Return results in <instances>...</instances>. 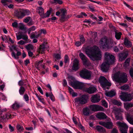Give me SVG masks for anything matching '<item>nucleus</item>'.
<instances>
[{
	"mask_svg": "<svg viewBox=\"0 0 133 133\" xmlns=\"http://www.w3.org/2000/svg\"><path fill=\"white\" fill-rule=\"evenodd\" d=\"M120 97L121 99L124 102L130 101L132 99V96L131 94L124 92L122 93Z\"/></svg>",
	"mask_w": 133,
	"mask_h": 133,
	"instance_id": "obj_9",
	"label": "nucleus"
},
{
	"mask_svg": "<svg viewBox=\"0 0 133 133\" xmlns=\"http://www.w3.org/2000/svg\"><path fill=\"white\" fill-rule=\"evenodd\" d=\"M112 77H113V80L116 82V84L117 86L119 84H120L122 83H125L128 81L127 74L124 73H121L118 72L114 74Z\"/></svg>",
	"mask_w": 133,
	"mask_h": 133,
	"instance_id": "obj_3",
	"label": "nucleus"
},
{
	"mask_svg": "<svg viewBox=\"0 0 133 133\" xmlns=\"http://www.w3.org/2000/svg\"><path fill=\"white\" fill-rule=\"evenodd\" d=\"M82 44V43L79 41H77L75 43V45L77 46H79Z\"/></svg>",
	"mask_w": 133,
	"mask_h": 133,
	"instance_id": "obj_63",
	"label": "nucleus"
},
{
	"mask_svg": "<svg viewBox=\"0 0 133 133\" xmlns=\"http://www.w3.org/2000/svg\"><path fill=\"white\" fill-rule=\"evenodd\" d=\"M61 13L59 11L57 12L56 15L57 16H59L61 14L60 20L61 21L63 22L66 20L65 14L66 13L67 10L65 9H62L61 10Z\"/></svg>",
	"mask_w": 133,
	"mask_h": 133,
	"instance_id": "obj_11",
	"label": "nucleus"
},
{
	"mask_svg": "<svg viewBox=\"0 0 133 133\" xmlns=\"http://www.w3.org/2000/svg\"><path fill=\"white\" fill-rule=\"evenodd\" d=\"M96 117L99 119H105L107 118V116L104 113L98 112L96 115Z\"/></svg>",
	"mask_w": 133,
	"mask_h": 133,
	"instance_id": "obj_16",
	"label": "nucleus"
},
{
	"mask_svg": "<svg viewBox=\"0 0 133 133\" xmlns=\"http://www.w3.org/2000/svg\"><path fill=\"white\" fill-rule=\"evenodd\" d=\"M17 129L19 132H21L24 129L22 126L19 124H18L16 126Z\"/></svg>",
	"mask_w": 133,
	"mask_h": 133,
	"instance_id": "obj_37",
	"label": "nucleus"
},
{
	"mask_svg": "<svg viewBox=\"0 0 133 133\" xmlns=\"http://www.w3.org/2000/svg\"><path fill=\"white\" fill-rule=\"evenodd\" d=\"M125 18L128 21L133 22V18L132 17H129L127 16H126L125 17Z\"/></svg>",
	"mask_w": 133,
	"mask_h": 133,
	"instance_id": "obj_42",
	"label": "nucleus"
},
{
	"mask_svg": "<svg viewBox=\"0 0 133 133\" xmlns=\"http://www.w3.org/2000/svg\"><path fill=\"white\" fill-rule=\"evenodd\" d=\"M79 61L78 59H74L72 67L73 70L76 71L79 68Z\"/></svg>",
	"mask_w": 133,
	"mask_h": 133,
	"instance_id": "obj_15",
	"label": "nucleus"
},
{
	"mask_svg": "<svg viewBox=\"0 0 133 133\" xmlns=\"http://www.w3.org/2000/svg\"><path fill=\"white\" fill-rule=\"evenodd\" d=\"M85 39L84 37L82 35L80 37V41L82 44H83L85 41Z\"/></svg>",
	"mask_w": 133,
	"mask_h": 133,
	"instance_id": "obj_48",
	"label": "nucleus"
},
{
	"mask_svg": "<svg viewBox=\"0 0 133 133\" xmlns=\"http://www.w3.org/2000/svg\"><path fill=\"white\" fill-rule=\"evenodd\" d=\"M9 128L10 130V131L11 132H12L14 131V128L12 126H11V124L9 125Z\"/></svg>",
	"mask_w": 133,
	"mask_h": 133,
	"instance_id": "obj_59",
	"label": "nucleus"
},
{
	"mask_svg": "<svg viewBox=\"0 0 133 133\" xmlns=\"http://www.w3.org/2000/svg\"><path fill=\"white\" fill-rule=\"evenodd\" d=\"M26 49L28 51H29L31 50H34L35 49V48L34 46H33L32 44H28L26 45L25 46Z\"/></svg>",
	"mask_w": 133,
	"mask_h": 133,
	"instance_id": "obj_29",
	"label": "nucleus"
},
{
	"mask_svg": "<svg viewBox=\"0 0 133 133\" xmlns=\"http://www.w3.org/2000/svg\"><path fill=\"white\" fill-rule=\"evenodd\" d=\"M91 102L94 103L99 102L100 100V96L99 95H93L91 98Z\"/></svg>",
	"mask_w": 133,
	"mask_h": 133,
	"instance_id": "obj_14",
	"label": "nucleus"
},
{
	"mask_svg": "<svg viewBox=\"0 0 133 133\" xmlns=\"http://www.w3.org/2000/svg\"><path fill=\"white\" fill-rule=\"evenodd\" d=\"M25 42L23 40H21L17 43L18 44H19L20 45H23L25 44Z\"/></svg>",
	"mask_w": 133,
	"mask_h": 133,
	"instance_id": "obj_58",
	"label": "nucleus"
},
{
	"mask_svg": "<svg viewBox=\"0 0 133 133\" xmlns=\"http://www.w3.org/2000/svg\"><path fill=\"white\" fill-rule=\"evenodd\" d=\"M123 3L126 6L132 10H133V8L131 6L127 4L125 1L123 2Z\"/></svg>",
	"mask_w": 133,
	"mask_h": 133,
	"instance_id": "obj_50",
	"label": "nucleus"
},
{
	"mask_svg": "<svg viewBox=\"0 0 133 133\" xmlns=\"http://www.w3.org/2000/svg\"><path fill=\"white\" fill-rule=\"evenodd\" d=\"M38 99L40 102H42L43 104H45L44 98L42 97H41L40 96Z\"/></svg>",
	"mask_w": 133,
	"mask_h": 133,
	"instance_id": "obj_53",
	"label": "nucleus"
},
{
	"mask_svg": "<svg viewBox=\"0 0 133 133\" xmlns=\"http://www.w3.org/2000/svg\"><path fill=\"white\" fill-rule=\"evenodd\" d=\"M130 61V59H127L125 62L124 63V66H128L129 65V63Z\"/></svg>",
	"mask_w": 133,
	"mask_h": 133,
	"instance_id": "obj_49",
	"label": "nucleus"
},
{
	"mask_svg": "<svg viewBox=\"0 0 133 133\" xmlns=\"http://www.w3.org/2000/svg\"><path fill=\"white\" fill-rule=\"evenodd\" d=\"M79 75L81 77L83 78L89 79L91 78L92 73L90 71L84 69L81 71Z\"/></svg>",
	"mask_w": 133,
	"mask_h": 133,
	"instance_id": "obj_6",
	"label": "nucleus"
},
{
	"mask_svg": "<svg viewBox=\"0 0 133 133\" xmlns=\"http://www.w3.org/2000/svg\"><path fill=\"white\" fill-rule=\"evenodd\" d=\"M116 123L117 125L120 128V130L122 133H127L126 129H127L128 127L125 123L118 121Z\"/></svg>",
	"mask_w": 133,
	"mask_h": 133,
	"instance_id": "obj_10",
	"label": "nucleus"
},
{
	"mask_svg": "<svg viewBox=\"0 0 133 133\" xmlns=\"http://www.w3.org/2000/svg\"><path fill=\"white\" fill-rule=\"evenodd\" d=\"M87 97L85 95H83L81 97L76 98L75 99V101L76 104H83L87 102Z\"/></svg>",
	"mask_w": 133,
	"mask_h": 133,
	"instance_id": "obj_7",
	"label": "nucleus"
},
{
	"mask_svg": "<svg viewBox=\"0 0 133 133\" xmlns=\"http://www.w3.org/2000/svg\"><path fill=\"white\" fill-rule=\"evenodd\" d=\"M96 88L93 87H90L88 88H87L86 87L84 91L89 94H91L94 93L96 91Z\"/></svg>",
	"mask_w": 133,
	"mask_h": 133,
	"instance_id": "obj_17",
	"label": "nucleus"
},
{
	"mask_svg": "<svg viewBox=\"0 0 133 133\" xmlns=\"http://www.w3.org/2000/svg\"><path fill=\"white\" fill-rule=\"evenodd\" d=\"M124 107L127 110L130 108L133 107V103H124Z\"/></svg>",
	"mask_w": 133,
	"mask_h": 133,
	"instance_id": "obj_25",
	"label": "nucleus"
},
{
	"mask_svg": "<svg viewBox=\"0 0 133 133\" xmlns=\"http://www.w3.org/2000/svg\"><path fill=\"white\" fill-rule=\"evenodd\" d=\"M10 49L12 52H14V51L16 50V46L14 45H12L11 47H10Z\"/></svg>",
	"mask_w": 133,
	"mask_h": 133,
	"instance_id": "obj_47",
	"label": "nucleus"
},
{
	"mask_svg": "<svg viewBox=\"0 0 133 133\" xmlns=\"http://www.w3.org/2000/svg\"><path fill=\"white\" fill-rule=\"evenodd\" d=\"M50 13L51 12L50 11H47V12L45 14H44L42 17L44 18L49 17L50 14Z\"/></svg>",
	"mask_w": 133,
	"mask_h": 133,
	"instance_id": "obj_38",
	"label": "nucleus"
},
{
	"mask_svg": "<svg viewBox=\"0 0 133 133\" xmlns=\"http://www.w3.org/2000/svg\"><path fill=\"white\" fill-rule=\"evenodd\" d=\"M124 44L125 46L128 48L131 47L132 45L131 42L127 38L124 39Z\"/></svg>",
	"mask_w": 133,
	"mask_h": 133,
	"instance_id": "obj_21",
	"label": "nucleus"
},
{
	"mask_svg": "<svg viewBox=\"0 0 133 133\" xmlns=\"http://www.w3.org/2000/svg\"><path fill=\"white\" fill-rule=\"evenodd\" d=\"M85 53L92 60H100L101 58V52L99 48L96 46H94L89 49H87Z\"/></svg>",
	"mask_w": 133,
	"mask_h": 133,
	"instance_id": "obj_2",
	"label": "nucleus"
},
{
	"mask_svg": "<svg viewBox=\"0 0 133 133\" xmlns=\"http://www.w3.org/2000/svg\"><path fill=\"white\" fill-rule=\"evenodd\" d=\"M54 1L55 3H58L59 4H61L63 3L62 1L60 0H54Z\"/></svg>",
	"mask_w": 133,
	"mask_h": 133,
	"instance_id": "obj_54",
	"label": "nucleus"
},
{
	"mask_svg": "<svg viewBox=\"0 0 133 133\" xmlns=\"http://www.w3.org/2000/svg\"><path fill=\"white\" fill-rule=\"evenodd\" d=\"M43 62V60L36 62L35 63V66L38 70H39V68L41 66Z\"/></svg>",
	"mask_w": 133,
	"mask_h": 133,
	"instance_id": "obj_26",
	"label": "nucleus"
},
{
	"mask_svg": "<svg viewBox=\"0 0 133 133\" xmlns=\"http://www.w3.org/2000/svg\"><path fill=\"white\" fill-rule=\"evenodd\" d=\"M79 56L82 61L84 65H87L88 60L85 56L82 53H80Z\"/></svg>",
	"mask_w": 133,
	"mask_h": 133,
	"instance_id": "obj_19",
	"label": "nucleus"
},
{
	"mask_svg": "<svg viewBox=\"0 0 133 133\" xmlns=\"http://www.w3.org/2000/svg\"><path fill=\"white\" fill-rule=\"evenodd\" d=\"M102 103L103 105L105 107L107 108L108 107V104L107 102L104 100H103L102 101Z\"/></svg>",
	"mask_w": 133,
	"mask_h": 133,
	"instance_id": "obj_46",
	"label": "nucleus"
},
{
	"mask_svg": "<svg viewBox=\"0 0 133 133\" xmlns=\"http://www.w3.org/2000/svg\"><path fill=\"white\" fill-rule=\"evenodd\" d=\"M23 97L25 101L28 102L29 100V97L27 94H25L24 95Z\"/></svg>",
	"mask_w": 133,
	"mask_h": 133,
	"instance_id": "obj_52",
	"label": "nucleus"
},
{
	"mask_svg": "<svg viewBox=\"0 0 133 133\" xmlns=\"http://www.w3.org/2000/svg\"><path fill=\"white\" fill-rule=\"evenodd\" d=\"M112 102L113 104L118 106H121L122 105V103L121 102L117 100H113Z\"/></svg>",
	"mask_w": 133,
	"mask_h": 133,
	"instance_id": "obj_36",
	"label": "nucleus"
},
{
	"mask_svg": "<svg viewBox=\"0 0 133 133\" xmlns=\"http://www.w3.org/2000/svg\"><path fill=\"white\" fill-rule=\"evenodd\" d=\"M37 36V35H35L33 33H31V38H37V37H36Z\"/></svg>",
	"mask_w": 133,
	"mask_h": 133,
	"instance_id": "obj_61",
	"label": "nucleus"
},
{
	"mask_svg": "<svg viewBox=\"0 0 133 133\" xmlns=\"http://www.w3.org/2000/svg\"><path fill=\"white\" fill-rule=\"evenodd\" d=\"M128 55V54L127 52H123L119 54L118 55L119 59L120 61H122L124 60Z\"/></svg>",
	"mask_w": 133,
	"mask_h": 133,
	"instance_id": "obj_18",
	"label": "nucleus"
},
{
	"mask_svg": "<svg viewBox=\"0 0 133 133\" xmlns=\"http://www.w3.org/2000/svg\"><path fill=\"white\" fill-rule=\"evenodd\" d=\"M37 9L38 10L39 14L42 17L44 13V9L41 7H39L37 8Z\"/></svg>",
	"mask_w": 133,
	"mask_h": 133,
	"instance_id": "obj_28",
	"label": "nucleus"
},
{
	"mask_svg": "<svg viewBox=\"0 0 133 133\" xmlns=\"http://www.w3.org/2000/svg\"><path fill=\"white\" fill-rule=\"evenodd\" d=\"M129 86L126 85H124L123 86L120 87V89L122 90H127L128 89Z\"/></svg>",
	"mask_w": 133,
	"mask_h": 133,
	"instance_id": "obj_43",
	"label": "nucleus"
},
{
	"mask_svg": "<svg viewBox=\"0 0 133 133\" xmlns=\"http://www.w3.org/2000/svg\"><path fill=\"white\" fill-rule=\"evenodd\" d=\"M99 43L101 48L103 49H108L110 47L112 46L114 43L116 44L112 39L111 38H107L105 37L102 38Z\"/></svg>",
	"mask_w": 133,
	"mask_h": 133,
	"instance_id": "obj_4",
	"label": "nucleus"
},
{
	"mask_svg": "<svg viewBox=\"0 0 133 133\" xmlns=\"http://www.w3.org/2000/svg\"><path fill=\"white\" fill-rule=\"evenodd\" d=\"M105 94L107 96L112 97L115 95L116 92L114 91H111L106 92Z\"/></svg>",
	"mask_w": 133,
	"mask_h": 133,
	"instance_id": "obj_23",
	"label": "nucleus"
},
{
	"mask_svg": "<svg viewBox=\"0 0 133 133\" xmlns=\"http://www.w3.org/2000/svg\"><path fill=\"white\" fill-rule=\"evenodd\" d=\"M22 10L21 9L16 10L14 12L15 15L19 17H22Z\"/></svg>",
	"mask_w": 133,
	"mask_h": 133,
	"instance_id": "obj_24",
	"label": "nucleus"
},
{
	"mask_svg": "<svg viewBox=\"0 0 133 133\" xmlns=\"http://www.w3.org/2000/svg\"><path fill=\"white\" fill-rule=\"evenodd\" d=\"M21 53L20 52L18 51L17 52L16 55L14 52H12L11 53V55L12 57L15 59H17L18 58V56L21 55Z\"/></svg>",
	"mask_w": 133,
	"mask_h": 133,
	"instance_id": "obj_30",
	"label": "nucleus"
},
{
	"mask_svg": "<svg viewBox=\"0 0 133 133\" xmlns=\"http://www.w3.org/2000/svg\"><path fill=\"white\" fill-rule=\"evenodd\" d=\"M129 72L130 75V76L132 77H133V69H131L129 71Z\"/></svg>",
	"mask_w": 133,
	"mask_h": 133,
	"instance_id": "obj_57",
	"label": "nucleus"
},
{
	"mask_svg": "<svg viewBox=\"0 0 133 133\" xmlns=\"http://www.w3.org/2000/svg\"><path fill=\"white\" fill-rule=\"evenodd\" d=\"M71 84L74 88L81 89L84 91L87 86L86 84L78 82H71Z\"/></svg>",
	"mask_w": 133,
	"mask_h": 133,
	"instance_id": "obj_5",
	"label": "nucleus"
},
{
	"mask_svg": "<svg viewBox=\"0 0 133 133\" xmlns=\"http://www.w3.org/2000/svg\"><path fill=\"white\" fill-rule=\"evenodd\" d=\"M10 0H2L1 3L4 5H7L8 2H11Z\"/></svg>",
	"mask_w": 133,
	"mask_h": 133,
	"instance_id": "obj_39",
	"label": "nucleus"
},
{
	"mask_svg": "<svg viewBox=\"0 0 133 133\" xmlns=\"http://www.w3.org/2000/svg\"><path fill=\"white\" fill-rule=\"evenodd\" d=\"M115 117L116 118L117 120H121L122 119V117L119 115V114H117L115 112Z\"/></svg>",
	"mask_w": 133,
	"mask_h": 133,
	"instance_id": "obj_41",
	"label": "nucleus"
},
{
	"mask_svg": "<svg viewBox=\"0 0 133 133\" xmlns=\"http://www.w3.org/2000/svg\"><path fill=\"white\" fill-rule=\"evenodd\" d=\"M22 38L24 40L27 41L28 39V37L26 35H23Z\"/></svg>",
	"mask_w": 133,
	"mask_h": 133,
	"instance_id": "obj_60",
	"label": "nucleus"
},
{
	"mask_svg": "<svg viewBox=\"0 0 133 133\" xmlns=\"http://www.w3.org/2000/svg\"><path fill=\"white\" fill-rule=\"evenodd\" d=\"M99 82L103 88H105L106 86H110L111 85V83L104 76H101L99 77Z\"/></svg>",
	"mask_w": 133,
	"mask_h": 133,
	"instance_id": "obj_8",
	"label": "nucleus"
},
{
	"mask_svg": "<svg viewBox=\"0 0 133 133\" xmlns=\"http://www.w3.org/2000/svg\"><path fill=\"white\" fill-rule=\"evenodd\" d=\"M30 18V17H28L24 19V22L25 23H27L29 21Z\"/></svg>",
	"mask_w": 133,
	"mask_h": 133,
	"instance_id": "obj_62",
	"label": "nucleus"
},
{
	"mask_svg": "<svg viewBox=\"0 0 133 133\" xmlns=\"http://www.w3.org/2000/svg\"><path fill=\"white\" fill-rule=\"evenodd\" d=\"M22 107V105L20 103L17 102H15L11 106L12 108L15 110H17Z\"/></svg>",
	"mask_w": 133,
	"mask_h": 133,
	"instance_id": "obj_22",
	"label": "nucleus"
},
{
	"mask_svg": "<svg viewBox=\"0 0 133 133\" xmlns=\"http://www.w3.org/2000/svg\"><path fill=\"white\" fill-rule=\"evenodd\" d=\"M17 28L21 30H23L24 28V26L22 23H20L18 24Z\"/></svg>",
	"mask_w": 133,
	"mask_h": 133,
	"instance_id": "obj_40",
	"label": "nucleus"
},
{
	"mask_svg": "<svg viewBox=\"0 0 133 133\" xmlns=\"http://www.w3.org/2000/svg\"><path fill=\"white\" fill-rule=\"evenodd\" d=\"M122 35V33L121 32H115V37L117 39H119L121 38Z\"/></svg>",
	"mask_w": 133,
	"mask_h": 133,
	"instance_id": "obj_34",
	"label": "nucleus"
},
{
	"mask_svg": "<svg viewBox=\"0 0 133 133\" xmlns=\"http://www.w3.org/2000/svg\"><path fill=\"white\" fill-rule=\"evenodd\" d=\"M89 108L92 111L94 112L100 111H103L104 110L103 107L96 104L91 105L89 106Z\"/></svg>",
	"mask_w": 133,
	"mask_h": 133,
	"instance_id": "obj_12",
	"label": "nucleus"
},
{
	"mask_svg": "<svg viewBox=\"0 0 133 133\" xmlns=\"http://www.w3.org/2000/svg\"><path fill=\"white\" fill-rule=\"evenodd\" d=\"M126 117L127 120L130 123H133V120L131 116L128 114L127 113L126 115Z\"/></svg>",
	"mask_w": 133,
	"mask_h": 133,
	"instance_id": "obj_32",
	"label": "nucleus"
},
{
	"mask_svg": "<svg viewBox=\"0 0 133 133\" xmlns=\"http://www.w3.org/2000/svg\"><path fill=\"white\" fill-rule=\"evenodd\" d=\"M22 16L24 17L25 15H29L30 13V11L28 10H22Z\"/></svg>",
	"mask_w": 133,
	"mask_h": 133,
	"instance_id": "obj_31",
	"label": "nucleus"
},
{
	"mask_svg": "<svg viewBox=\"0 0 133 133\" xmlns=\"http://www.w3.org/2000/svg\"><path fill=\"white\" fill-rule=\"evenodd\" d=\"M64 62L65 63H68L69 62L68 56L66 55H65V56Z\"/></svg>",
	"mask_w": 133,
	"mask_h": 133,
	"instance_id": "obj_45",
	"label": "nucleus"
},
{
	"mask_svg": "<svg viewBox=\"0 0 133 133\" xmlns=\"http://www.w3.org/2000/svg\"><path fill=\"white\" fill-rule=\"evenodd\" d=\"M36 29V27L34 26H33L28 30V33L30 34L31 31H33L35 30Z\"/></svg>",
	"mask_w": 133,
	"mask_h": 133,
	"instance_id": "obj_44",
	"label": "nucleus"
},
{
	"mask_svg": "<svg viewBox=\"0 0 133 133\" xmlns=\"http://www.w3.org/2000/svg\"><path fill=\"white\" fill-rule=\"evenodd\" d=\"M12 25L13 27L17 28L18 26V24L16 22H14L12 23Z\"/></svg>",
	"mask_w": 133,
	"mask_h": 133,
	"instance_id": "obj_56",
	"label": "nucleus"
},
{
	"mask_svg": "<svg viewBox=\"0 0 133 133\" xmlns=\"http://www.w3.org/2000/svg\"><path fill=\"white\" fill-rule=\"evenodd\" d=\"M18 84L19 86H22L24 84V82L22 81H20L19 82Z\"/></svg>",
	"mask_w": 133,
	"mask_h": 133,
	"instance_id": "obj_64",
	"label": "nucleus"
},
{
	"mask_svg": "<svg viewBox=\"0 0 133 133\" xmlns=\"http://www.w3.org/2000/svg\"><path fill=\"white\" fill-rule=\"evenodd\" d=\"M25 91V89L24 88L22 87L21 86L19 88V92L20 95H23Z\"/></svg>",
	"mask_w": 133,
	"mask_h": 133,
	"instance_id": "obj_35",
	"label": "nucleus"
},
{
	"mask_svg": "<svg viewBox=\"0 0 133 133\" xmlns=\"http://www.w3.org/2000/svg\"><path fill=\"white\" fill-rule=\"evenodd\" d=\"M90 109L87 107L84 108L83 109V114L86 116H88L91 113Z\"/></svg>",
	"mask_w": 133,
	"mask_h": 133,
	"instance_id": "obj_20",
	"label": "nucleus"
},
{
	"mask_svg": "<svg viewBox=\"0 0 133 133\" xmlns=\"http://www.w3.org/2000/svg\"><path fill=\"white\" fill-rule=\"evenodd\" d=\"M23 35H22V34H20L19 35H17V34L16 35V36L17 39L18 40H19L21 38H22L23 36Z\"/></svg>",
	"mask_w": 133,
	"mask_h": 133,
	"instance_id": "obj_51",
	"label": "nucleus"
},
{
	"mask_svg": "<svg viewBox=\"0 0 133 133\" xmlns=\"http://www.w3.org/2000/svg\"><path fill=\"white\" fill-rule=\"evenodd\" d=\"M109 120H110L111 121L107 122L100 121L99 122V124L100 125L104 126L107 128L111 129L112 127L113 124L111 121L110 119H109Z\"/></svg>",
	"mask_w": 133,
	"mask_h": 133,
	"instance_id": "obj_13",
	"label": "nucleus"
},
{
	"mask_svg": "<svg viewBox=\"0 0 133 133\" xmlns=\"http://www.w3.org/2000/svg\"><path fill=\"white\" fill-rule=\"evenodd\" d=\"M96 129L99 132H103L105 131V129L103 127L99 125H97Z\"/></svg>",
	"mask_w": 133,
	"mask_h": 133,
	"instance_id": "obj_33",
	"label": "nucleus"
},
{
	"mask_svg": "<svg viewBox=\"0 0 133 133\" xmlns=\"http://www.w3.org/2000/svg\"><path fill=\"white\" fill-rule=\"evenodd\" d=\"M45 49V46L44 44L41 45L38 50V51L40 53L43 54L44 53Z\"/></svg>",
	"mask_w": 133,
	"mask_h": 133,
	"instance_id": "obj_27",
	"label": "nucleus"
},
{
	"mask_svg": "<svg viewBox=\"0 0 133 133\" xmlns=\"http://www.w3.org/2000/svg\"><path fill=\"white\" fill-rule=\"evenodd\" d=\"M54 57L55 58L57 59H59L61 58L60 55L59 54H55L54 55Z\"/></svg>",
	"mask_w": 133,
	"mask_h": 133,
	"instance_id": "obj_55",
	"label": "nucleus"
},
{
	"mask_svg": "<svg viewBox=\"0 0 133 133\" xmlns=\"http://www.w3.org/2000/svg\"><path fill=\"white\" fill-rule=\"evenodd\" d=\"M104 58V61L102 63L100 67L102 71L107 72L109 69V66L114 63L115 59L113 55L107 52L105 53Z\"/></svg>",
	"mask_w": 133,
	"mask_h": 133,
	"instance_id": "obj_1",
	"label": "nucleus"
}]
</instances>
